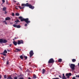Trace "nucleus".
Listing matches in <instances>:
<instances>
[{
  "label": "nucleus",
  "mask_w": 79,
  "mask_h": 79,
  "mask_svg": "<svg viewBox=\"0 0 79 79\" xmlns=\"http://www.w3.org/2000/svg\"><path fill=\"white\" fill-rule=\"evenodd\" d=\"M15 23H16L15 24H17L18 23H20V21H19V20L17 19L15 21Z\"/></svg>",
  "instance_id": "12"
},
{
  "label": "nucleus",
  "mask_w": 79,
  "mask_h": 79,
  "mask_svg": "<svg viewBox=\"0 0 79 79\" xmlns=\"http://www.w3.org/2000/svg\"><path fill=\"white\" fill-rule=\"evenodd\" d=\"M15 40V39H13V40Z\"/></svg>",
  "instance_id": "45"
},
{
  "label": "nucleus",
  "mask_w": 79,
  "mask_h": 79,
  "mask_svg": "<svg viewBox=\"0 0 79 79\" xmlns=\"http://www.w3.org/2000/svg\"><path fill=\"white\" fill-rule=\"evenodd\" d=\"M45 70L44 69H43L42 74H44V73H45Z\"/></svg>",
  "instance_id": "19"
},
{
  "label": "nucleus",
  "mask_w": 79,
  "mask_h": 79,
  "mask_svg": "<svg viewBox=\"0 0 79 79\" xmlns=\"http://www.w3.org/2000/svg\"><path fill=\"white\" fill-rule=\"evenodd\" d=\"M24 44V41L22 40H18L17 41V44L18 45H20V44Z\"/></svg>",
  "instance_id": "3"
},
{
  "label": "nucleus",
  "mask_w": 79,
  "mask_h": 79,
  "mask_svg": "<svg viewBox=\"0 0 79 79\" xmlns=\"http://www.w3.org/2000/svg\"><path fill=\"white\" fill-rule=\"evenodd\" d=\"M76 77H79V75H76Z\"/></svg>",
  "instance_id": "34"
},
{
  "label": "nucleus",
  "mask_w": 79,
  "mask_h": 79,
  "mask_svg": "<svg viewBox=\"0 0 79 79\" xmlns=\"http://www.w3.org/2000/svg\"><path fill=\"white\" fill-rule=\"evenodd\" d=\"M18 37L16 38V37H15L14 39L15 40H16V39H18Z\"/></svg>",
  "instance_id": "37"
},
{
  "label": "nucleus",
  "mask_w": 79,
  "mask_h": 79,
  "mask_svg": "<svg viewBox=\"0 0 79 79\" xmlns=\"http://www.w3.org/2000/svg\"><path fill=\"white\" fill-rule=\"evenodd\" d=\"M33 77L34 79H36V78H37V76H36L35 75H34Z\"/></svg>",
  "instance_id": "18"
},
{
  "label": "nucleus",
  "mask_w": 79,
  "mask_h": 79,
  "mask_svg": "<svg viewBox=\"0 0 79 79\" xmlns=\"http://www.w3.org/2000/svg\"><path fill=\"white\" fill-rule=\"evenodd\" d=\"M72 75L71 73H67L66 74V76H67V78H69V76Z\"/></svg>",
  "instance_id": "7"
},
{
  "label": "nucleus",
  "mask_w": 79,
  "mask_h": 79,
  "mask_svg": "<svg viewBox=\"0 0 79 79\" xmlns=\"http://www.w3.org/2000/svg\"><path fill=\"white\" fill-rule=\"evenodd\" d=\"M63 77H62V79H67L66 77L64 76V74L63 73Z\"/></svg>",
  "instance_id": "11"
},
{
  "label": "nucleus",
  "mask_w": 79,
  "mask_h": 79,
  "mask_svg": "<svg viewBox=\"0 0 79 79\" xmlns=\"http://www.w3.org/2000/svg\"><path fill=\"white\" fill-rule=\"evenodd\" d=\"M3 22V23H4L5 24H7V23H6V21H4Z\"/></svg>",
  "instance_id": "25"
},
{
  "label": "nucleus",
  "mask_w": 79,
  "mask_h": 79,
  "mask_svg": "<svg viewBox=\"0 0 79 79\" xmlns=\"http://www.w3.org/2000/svg\"><path fill=\"white\" fill-rule=\"evenodd\" d=\"M72 62H73V63H74V62H76V59H73L72 60Z\"/></svg>",
  "instance_id": "15"
},
{
  "label": "nucleus",
  "mask_w": 79,
  "mask_h": 79,
  "mask_svg": "<svg viewBox=\"0 0 79 79\" xmlns=\"http://www.w3.org/2000/svg\"><path fill=\"white\" fill-rule=\"evenodd\" d=\"M14 79H18V77H15L14 78Z\"/></svg>",
  "instance_id": "31"
},
{
  "label": "nucleus",
  "mask_w": 79,
  "mask_h": 79,
  "mask_svg": "<svg viewBox=\"0 0 79 79\" xmlns=\"http://www.w3.org/2000/svg\"><path fill=\"white\" fill-rule=\"evenodd\" d=\"M7 2L6 3L7 4H8V1H6Z\"/></svg>",
  "instance_id": "42"
},
{
  "label": "nucleus",
  "mask_w": 79,
  "mask_h": 79,
  "mask_svg": "<svg viewBox=\"0 0 79 79\" xmlns=\"http://www.w3.org/2000/svg\"><path fill=\"white\" fill-rule=\"evenodd\" d=\"M24 57L25 58L26 60H27V56H24Z\"/></svg>",
  "instance_id": "26"
},
{
  "label": "nucleus",
  "mask_w": 79,
  "mask_h": 79,
  "mask_svg": "<svg viewBox=\"0 0 79 79\" xmlns=\"http://www.w3.org/2000/svg\"><path fill=\"white\" fill-rule=\"evenodd\" d=\"M5 12L4 13V14H5V15H6V14L7 13V12L6 10H5Z\"/></svg>",
  "instance_id": "30"
},
{
  "label": "nucleus",
  "mask_w": 79,
  "mask_h": 79,
  "mask_svg": "<svg viewBox=\"0 0 79 79\" xmlns=\"http://www.w3.org/2000/svg\"><path fill=\"white\" fill-rule=\"evenodd\" d=\"M25 26H27V24H26L24 25Z\"/></svg>",
  "instance_id": "36"
},
{
  "label": "nucleus",
  "mask_w": 79,
  "mask_h": 79,
  "mask_svg": "<svg viewBox=\"0 0 79 79\" xmlns=\"http://www.w3.org/2000/svg\"><path fill=\"white\" fill-rule=\"evenodd\" d=\"M2 58H3V60H5V58L4 57V56L2 57Z\"/></svg>",
  "instance_id": "33"
},
{
  "label": "nucleus",
  "mask_w": 79,
  "mask_h": 79,
  "mask_svg": "<svg viewBox=\"0 0 79 79\" xmlns=\"http://www.w3.org/2000/svg\"><path fill=\"white\" fill-rule=\"evenodd\" d=\"M29 54L30 55V58H31V57H32V56H33V55H34V52H33V51L31 50L30 51Z\"/></svg>",
  "instance_id": "6"
},
{
  "label": "nucleus",
  "mask_w": 79,
  "mask_h": 79,
  "mask_svg": "<svg viewBox=\"0 0 79 79\" xmlns=\"http://www.w3.org/2000/svg\"><path fill=\"white\" fill-rule=\"evenodd\" d=\"M7 51L8 52H10V50H9L8 49H7Z\"/></svg>",
  "instance_id": "39"
},
{
  "label": "nucleus",
  "mask_w": 79,
  "mask_h": 79,
  "mask_svg": "<svg viewBox=\"0 0 79 79\" xmlns=\"http://www.w3.org/2000/svg\"><path fill=\"white\" fill-rule=\"evenodd\" d=\"M17 51V52H20V51H21V49H18L17 48H16L15 49Z\"/></svg>",
  "instance_id": "14"
},
{
  "label": "nucleus",
  "mask_w": 79,
  "mask_h": 79,
  "mask_svg": "<svg viewBox=\"0 0 79 79\" xmlns=\"http://www.w3.org/2000/svg\"><path fill=\"white\" fill-rule=\"evenodd\" d=\"M10 24H13V23H10Z\"/></svg>",
  "instance_id": "44"
},
{
  "label": "nucleus",
  "mask_w": 79,
  "mask_h": 79,
  "mask_svg": "<svg viewBox=\"0 0 79 79\" xmlns=\"http://www.w3.org/2000/svg\"><path fill=\"white\" fill-rule=\"evenodd\" d=\"M69 66L72 70H74V67H75V65L74 64H71Z\"/></svg>",
  "instance_id": "5"
},
{
  "label": "nucleus",
  "mask_w": 79,
  "mask_h": 79,
  "mask_svg": "<svg viewBox=\"0 0 79 79\" xmlns=\"http://www.w3.org/2000/svg\"><path fill=\"white\" fill-rule=\"evenodd\" d=\"M11 19V18H10L8 17L6 18L5 19V20L6 21H9V20H10Z\"/></svg>",
  "instance_id": "9"
},
{
  "label": "nucleus",
  "mask_w": 79,
  "mask_h": 79,
  "mask_svg": "<svg viewBox=\"0 0 79 79\" xmlns=\"http://www.w3.org/2000/svg\"><path fill=\"white\" fill-rule=\"evenodd\" d=\"M6 64H9V61L8 60H7V61Z\"/></svg>",
  "instance_id": "28"
},
{
  "label": "nucleus",
  "mask_w": 79,
  "mask_h": 79,
  "mask_svg": "<svg viewBox=\"0 0 79 79\" xmlns=\"http://www.w3.org/2000/svg\"><path fill=\"white\" fill-rule=\"evenodd\" d=\"M7 42V40H3V41L2 43H3L4 44H5Z\"/></svg>",
  "instance_id": "13"
},
{
  "label": "nucleus",
  "mask_w": 79,
  "mask_h": 79,
  "mask_svg": "<svg viewBox=\"0 0 79 79\" xmlns=\"http://www.w3.org/2000/svg\"><path fill=\"white\" fill-rule=\"evenodd\" d=\"M11 45H12V44H10L9 45V47H11Z\"/></svg>",
  "instance_id": "35"
},
{
  "label": "nucleus",
  "mask_w": 79,
  "mask_h": 79,
  "mask_svg": "<svg viewBox=\"0 0 79 79\" xmlns=\"http://www.w3.org/2000/svg\"><path fill=\"white\" fill-rule=\"evenodd\" d=\"M72 79H76V77H73Z\"/></svg>",
  "instance_id": "38"
},
{
  "label": "nucleus",
  "mask_w": 79,
  "mask_h": 79,
  "mask_svg": "<svg viewBox=\"0 0 79 79\" xmlns=\"http://www.w3.org/2000/svg\"><path fill=\"white\" fill-rule=\"evenodd\" d=\"M1 76H2V75H0V79H1Z\"/></svg>",
  "instance_id": "41"
},
{
  "label": "nucleus",
  "mask_w": 79,
  "mask_h": 79,
  "mask_svg": "<svg viewBox=\"0 0 79 79\" xmlns=\"http://www.w3.org/2000/svg\"><path fill=\"white\" fill-rule=\"evenodd\" d=\"M62 59H59L58 60V62H61L62 61Z\"/></svg>",
  "instance_id": "17"
},
{
  "label": "nucleus",
  "mask_w": 79,
  "mask_h": 79,
  "mask_svg": "<svg viewBox=\"0 0 79 79\" xmlns=\"http://www.w3.org/2000/svg\"><path fill=\"white\" fill-rule=\"evenodd\" d=\"M15 15L17 16H19V14L18 13H16Z\"/></svg>",
  "instance_id": "21"
},
{
  "label": "nucleus",
  "mask_w": 79,
  "mask_h": 79,
  "mask_svg": "<svg viewBox=\"0 0 79 79\" xmlns=\"http://www.w3.org/2000/svg\"><path fill=\"white\" fill-rule=\"evenodd\" d=\"M3 40L2 39H0V43H3Z\"/></svg>",
  "instance_id": "20"
},
{
  "label": "nucleus",
  "mask_w": 79,
  "mask_h": 79,
  "mask_svg": "<svg viewBox=\"0 0 79 79\" xmlns=\"http://www.w3.org/2000/svg\"><path fill=\"white\" fill-rule=\"evenodd\" d=\"M2 55H4V56H6V54L4 52H3L2 53Z\"/></svg>",
  "instance_id": "24"
},
{
  "label": "nucleus",
  "mask_w": 79,
  "mask_h": 79,
  "mask_svg": "<svg viewBox=\"0 0 79 79\" xmlns=\"http://www.w3.org/2000/svg\"><path fill=\"white\" fill-rule=\"evenodd\" d=\"M19 19L20 20L21 22L24 21L27 23V24H29V23H31V21L29 20V19L28 18L24 19L21 16H20L19 17Z\"/></svg>",
  "instance_id": "2"
},
{
  "label": "nucleus",
  "mask_w": 79,
  "mask_h": 79,
  "mask_svg": "<svg viewBox=\"0 0 79 79\" xmlns=\"http://www.w3.org/2000/svg\"><path fill=\"white\" fill-rule=\"evenodd\" d=\"M54 63V60L53 58L50 59L48 61V63Z\"/></svg>",
  "instance_id": "4"
},
{
  "label": "nucleus",
  "mask_w": 79,
  "mask_h": 79,
  "mask_svg": "<svg viewBox=\"0 0 79 79\" xmlns=\"http://www.w3.org/2000/svg\"><path fill=\"white\" fill-rule=\"evenodd\" d=\"M13 26L14 27H16V28H20L21 27L20 25H17L16 24H14Z\"/></svg>",
  "instance_id": "8"
},
{
  "label": "nucleus",
  "mask_w": 79,
  "mask_h": 79,
  "mask_svg": "<svg viewBox=\"0 0 79 79\" xmlns=\"http://www.w3.org/2000/svg\"><path fill=\"white\" fill-rule=\"evenodd\" d=\"M59 77L60 78H61V76L59 75Z\"/></svg>",
  "instance_id": "40"
},
{
  "label": "nucleus",
  "mask_w": 79,
  "mask_h": 79,
  "mask_svg": "<svg viewBox=\"0 0 79 79\" xmlns=\"http://www.w3.org/2000/svg\"><path fill=\"white\" fill-rule=\"evenodd\" d=\"M14 2H16V1H14Z\"/></svg>",
  "instance_id": "43"
},
{
  "label": "nucleus",
  "mask_w": 79,
  "mask_h": 79,
  "mask_svg": "<svg viewBox=\"0 0 79 79\" xmlns=\"http://www.w3.org/2000/svg\"><path fill=\"white\" fill-rule=\"evenodd\" d=\"M78 65L79 66V63H78Z\"/></svg>",
  "instance_id": "46"
},
{
  "label": "nucleus",
  "mask_w": 79,
  "mask_h": 79,
  "mask_svg": "<svg viewBox=\"0 0 79 79\" xmlns=\"http://www.w3.org/2000/svg\"><path fill=\"white\" fill-rule=\"evenodd\" d=\"M20 58H21V59L23 60V56L22 55H21L20 56Z\"/></svg>",
  "instance_id": "22"
},
{
  "label": "nucleus",
  "mask_w": 79,
  "mask_h": 79,
  "mask_svg": "<svg viewBox=\"0 0 79 79\" xmlns=\"http://www.w3.org/2000/svg\"><path fill=\"white\" fill-rule=\"evenodd\" d=\"M21 6H23V7H21V6H16L15 7L16 9L18 10V7L20 8V10H22L23 9H24L25 6H28L29 8H31V9H32V10H33L34 9V6H32L31 4H29L28 3H27L26 4H22L21 5Z\"/></svg>",
  "instance_id": "1"
},
{
  "label": "nucleus",
  "mask_w": 79,
  "mask_h": 79,
  "mask_svg": "<svg viewBox=\"0 0 79 79\" xmlns=\"http://www.w3.org/2000/svg\"><path fill=\"white\" fill-rule=\"evenodd\" d=\"M28 1H26V2H27Z\"/></svg>",
  "instance_id": "47"
},
{
  "label": "nucleus",
  "mask_w": 79,
  "mask_h": 79,
  "mask_svg": "<svg viewBox=\"0 0 79 79\" xmlns=\"http://www.w3.org/2000/svg\"><path fill=\"white\" fill-rule=\"evenodd\" d=\"M6 7H3L2 8V10L3 11H6Z\"/></svg>",
  "instance_id": "16"
},
{
  "label": "nucleus",
  "mask_w": 79,
  "mask_h": 79,
  "mask_svg": "<svg viewBox=\"0 0 79 79\" xmlns=\"http://www.w3.org/2000/svg\"><path fill=\"white\" fill-rule=\"evenodd\" d=\"M2 0V2L3 3H4L5 2V0Z\"/></svg>",
  "instance_id": "29"
},
{
  "label": "nucleus",
  "mask_w": 79,
  "mask_h": 79,
  "mask_svg": "<svg viewBox=\"0 0 79 79\" xmlns=\"http://www.w3.org/2000/svg\"><path fill=\"white\" fill-rule=\"evenodd\" d=\"M4 79H6V75H5L4 76Z\"/></svg>",
  "instance_id": "27"
},
{
  "label": "nucleus",
  "mask_w": 79,
  "mask_h": 79,
  "mask_svg": "<svg viewBox=\"0 0 79 79\" xmlns=\"http://www.w3.org/2000/svg\"><path fill=\"white\" fill-rule=\"evenodd\" d=\"M13 44L14 45L16 46V45H17V44H18V43H17V41H14L13 42Z\"/></svg>",
  "instance_id": "10"
},
{
  "label": "nucleus",
  "mask_w": 79,
  "mask_h": 79,
  "mask_svg": "<svg viewBox=\"0 0 79 79\" xmlns=\"http://www.w3.org/2000/svg\"><path fill=\"white\" fill-rule=\"evenodd\" d=\"M3 53H7V51L6 50H5Z\"/></svg>",
  "instance_id": "23"
},
{
  "label": "nucleus",
  "mask_w": 79,
  "mask_h": 79,
  "mask_svg": "<svg viewBox=\"0 0 79 79\" xmlns=\"http://www.w3.org/2000/svg\"><path fill=\"white\" fill-rule=\"evenodd\" d=\"M12 15L13 16H15V14H14V13H12Z\"/></svg>",
  "instance_id": "32"
}]
</instances>
